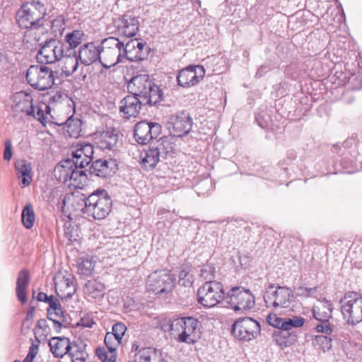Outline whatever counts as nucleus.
I'll use <instances>...</instances> for the list:
<instances>
[{"mask_svg": "<svg viewBox=\"0 0 362 362\" xmlns=\"http://www.w3.org/2000/svg\"><path fill=\"white\" fill-rule=\"evenodd\" d=\"M129 93L135 95L148 105H155L163 100V92L148 75L140 74L132 77L127 84Z\"/></svg>", "mask_w": 362, "mask_h": 362, "instance_id": "obj_1", "label": "nucleus"}, {"mask_svg": "<svg viewBox=\"0 0 362 362\" xmlns=\"http://www.w3.org/2000/svg\"><path fill=\"white\" fill-rule=\"evenodd\" d=\"M46 15V7L39 1H31L23 4L18 11L16 21L19 27L24 29L42 30V21Z\"/></svg>", "mask_w": 362, "mask_h": 362, "instance_id": "obj_2", "label": "nucleus"}, {"mask_svg": "<svg viewBox=\"0 0 362 362\" xmlns=\"http://www.w3.org/2000/svg\"><path fill=\"white\" fill-rule=\"evenodd\" d=\"M201 272L202 276L207 281L197 291V301L205 308H214L226 297L223 286L218 281L211 280L214 278V274L210 277L205 276L206 269H202Z\"/></svg>", "mask_w": 362, "mask_h": 362, "instance_id": "obj_3", "label": "nucleus"}, {"mask_svg": "<svg viewBox=\"0 0 362 362\" xmlns=\"http://www.w3.org/2000/svg\"><path fill=\"white\" fill-rule=\"evenodd\" d=\"M83 213L95 220L106 218L112 209V200L105 189H98L83 199Z\"/></svg>", "mask_w": 362, "mask_h": 362, "instance_id": "obj_4", "label": "nucleus"}, {"mask_svg": "<svg viewBox=\"0 0 362 362\" xmlns=\"http://www.w3.org/2000/svg\"><path fill=\"white\" fill-rule=\"evenodd\" d=\"M170 329L172 335L180 343L194 344L200 338V322L192 317L173 320Z\"/></svg>", "mask_w": 362, "mask_h": 362, "instance_id": "obj_5", "label": "nucleus"}, {"mask_svg": "<svg viewBox=\"0 0 362 362\" xmlns=\"http://www.w3.org/2000/svg\"><path fill=\"white\" fill-rule=\"evenodd\" d=\"M12 110L21 117H28L39 121L43 126L46 125L47 117L44 113L42 106L38 105L37 111L33 105V98L30 93L20 91L12 96Z\"/></svg>", "mask_w": 362, "mask_h": 362, "instance_id": "obj_6", "label": "nucleus"}, {"mask_svg": "<svg viewBox=\"0 0 362 362\" xmlns=\"http://www.w3.org/2000/svg\"><path fill=\"white\" fill-rule=\"evenodd\" d=\"M57 73L45 64L31 65L26 71L28 83L38 90L51 88L55 84Z\"/></svg>", "mask_w": 362, "mask_h": 362, "instance_id": "obj_7", "label": "nucleus"}, {"mask_svg": "<svg viewBox=\"0 0 362 362\" xmlns=\"http://www.w3.org/2000/svg\"><path fill=\"white\" fill-rule=\"evenodd\" d=\"M76 160L66 159L61 161L54 168V176L62 182L78 186L85 181L86 175Z\"/></svg>", "mask_w": 362, "mask_h": 362, "instance_id": "obj_8", "label": "nucleus"}, {"mask_svg": "<svg viewBox=\"0 0 362 362\" xmlns=\"http://www.w3.org/2000/svg\"><path fill=\"white\" fill-rule=\"evenodd\" d=\"M100 48L101 64L105 69H110L123 62V42L117 37L103 39Z\"/></svg>", "mask_w": 362, "mask_h": 362, "instance_id": "obj_9", "label": "nucleus"}, {"mask_svg": "<svg viewBox=\"0 0 362 362\" xmlns=\"http://www.w3.org/2000/svg\"><path fill=\"white\" fill-rule=\"evenodd\" d=\"M176 284V277L167 270L156 271L148 276L146 288L156 294L171 293Z\"/></svg>", "mask_w": 362, "mask_h": 362, "instance_id": "obj_10", "label": "nucleus"}, {"mask_svg": "<svg viewBox=\"0 0 362 362\" xmlns=\"http://www.w3.org/2000/svg\"><path fill=\"white\" fill-rule=\"evenodd\" d=\"M341 311L350 324L362 322V296L356 292L345 293L341 301Z\"/></svg>", "mask_w": 362, "mask_h": 362, "instance_id": "obj_11", "label": "nucleus"}, {"mask_svg": "<svg viewBox=\"0 0 362 362\" xmlns=\"http://www.w3.org/2000/svg\"><path fill=\"white\" fill-rule=\"evenodd\" d=\"M292 291L286 286H278L274 290V286H269L264 295V302L267 308L279 310L288 308L293 298Z\"/></svg>", "mask_w": 362, "mask_h": 362, "instance_id": "obj_12", "label": "nucleus"}, {"mask_svg": "<svg viewBox=\"0 0 362 362\" xmlns=\"http://www.w3.org/2000/svg\"><path fill=\"white\" fill-rule=\"evenodd\" d=\"M226 300L235 311L245 312L255 305V297L251 291L240 287L233 288Z\"/></svg>", "mask_w": 362, "mask_h": 362, "instance_id": "obj_13", "label": "nucleus"}, {"mask_svg": "<svg viewBox=\"0 0 362 362\" xmlns=\"http://www.w3.org/2000/svg\"><path fill=\"white\" fill-rule=\"evenodd\" d=\"M259 323L251 317H241L235 321L232 334L238 339L248 341L260 333Z\"/></svg>", "mask_w": 362, "mask_h": 362, "instance_id": "obj_14", "label": "nucleus"}, {"mask_svg": "<svg viewBox=\"0 0 362 362\" xmlns=\"http://www.w3.org/2000/svg\"><path fill=\"white\" fill-rule=\"evenodd\" d=\"M332 305L328 300L320 301L317 305L313 307V316L317 320L320 322L315 327L317 332L331 334L334 332L333 327L329 322L332 316Z\"/></svg>", "mask_w": 362, "mask_h": 362, "instance_id": "obj_15", "label": "nucleus"}, {"mask_svg": "<svg viewBox=\"0 0 362 362\" xmlns=\"http://www.w3.org/2000/svg\"><path fill=\"white\" fill-rule=\"evenodd\" d=\"M161 132V126L158 123L141 121L134 127V136L140 144H146L156 139Z\"/></svg>", "mask_w": 362, "mask_h": 362, "instance_id": "obj_16", "label": "nucleus"}, {"mask_svg": "<svg viewBox=\"0 0 362 362\" xmlns=\"http://www.w3.org/2000/svg\"><path fill=\"white\" fill-rule=\"evenodd\" d=\"M192 118L186 111H182L172 115L168 124L172 127V132L175 136L187 135L192 127Z\"/></svg>", "mask_w": 362, "mask_h": 362, "instance_id": "obj_17", "label": "nucleus"}, {"mask_svg": "<svg viewBox=\"0 0 362 362\" xmlns=\"http://www.w3.org/2000/svg\"><path fill=\"white\" fill-rule=\"evenodd\" d=\"M148 47L146 43L134 38L129 40L125 45L123 43V60L129 61L144 60L148 55Z\"/></svg>", "mask_w": 362, "mask_h": 362, "instance_id": "obj_18", "label": "nucleus"}, {"mask_svg": "<svg viewBox=\"0 0 362 362\" xmlns=\"http://www.w3.org/2000/svg\"><path fill=\"white\" fill-rule=\"evenodd\" d=\"M54 286L57 296L62 299L71 298L76 291L75 278L70 274H58L54 277Z\"/></svg>", "mask_w": 362, "mask_h": 362, "instance_id": "obj_19", "label": "nucleus"}, {"mask_svg": "<svg viewBox=\"0 0 362 362\" xmlns=\"http://www.w3.org/2000/svg\"><path fill=\"white\" fill-rule=\"evenodd\" d=\"M204 69L202 66H189L182 69L177 75L179 86L186 88L197 84L204 75Z\"/></svg>", "mask_w": 362, "mask_h": 362, "instance_id": "obj_20", "label": "nucleus"}, {"mask_svg": "<svg viewBox=\"0 0 362 362\" xmlns=\"http://www.w3.org/2000/svg\"><path fill=\"white\" fill-rule=\"evenodd\" d=\"M142 104H146L145 100L129 93L120 100L119 110L123 118L136 117L139 114Z\"/></svg>", "mask_w": 362, "mask_h": 362, "instance_id": "obj_21", "label": "nucleus"}, {"mask_svg": "<svg viewBox=\"0 0 362 362\" xmlns=\"http://www.w3.org/2000/svg\"><path fill=\"white\" fill-rule=\"evenodd\" d=\"M114 25L119 34L126 37H133L139 30V22L134 16L126 13L114 20Z\"/></svg>", "mask_w": 362, "mask_h": 362, "instance_id": "obj_22", "label": "nucleus"}, {"mask_svg": "<svg viewBox=\"0 0 362 362\" xmlns=\"http://www.w3.org/2000/svg\"><path fill=\"white\" fill-rule=\"evenodd\" d=\"M163 141H157L155 146L149 148L141 156V164L146 170L153 169L156 167L160 157L166 154L165 151Z\"/></svg>", "mask_w": 362, "mask_h": 362, "instance_id": "obj_23", "label": "nucleus"}, {"mask_svg": "<svg viewBox=\"0 0 362 362\" xmlns=\"http://www.w3.org/2000/svg\"><path fill=\"white\" fill-rule=\"evenodd\" d=\"M117 170L116 160L100 158L93 162L90 172L97 177L106 178L114 175Z\"/></svg>", "mask_w": 362, "mask_h": 362, "instance_id": "obj_24", "label": "nucleus"}, {"mask_svg": "<svg viewBox=\"0 0 362 362\" xmlns=\"http://www.w3.org/2000/svg\"><path fill=\"white\" fill-rule=\"evenodd\" d=\"M100 46L93 42L83 45L79 48L77 54L81 62L84 65H90L98 60L101 63Z\"/></svg>", "mask_w": 362, "mask_h": 362, "instance_id": "obj_25", "label": "nucleus"}, {"mask_svg": "<svg viewBox=\"0 0 362 362\" xmlns=\"http://www.w3.org/2000/svg\"><path fill=\"white\" fill-rule=\"evenodd\" d=\"M94 153L93 146L89 143H81L76 146V149L72 152V159L79 164L81 168H85L92 160Z\"/></svg>", "mask_w": 362, "mask_h": 362, "instance_id": "obj_26", "label": "nucleus"}, {"mask_svg": "<svg viewBox=\"0 0 362 362\" xmlns=\"http://www.w3.org/2000/svg\"><path fill=\"white\" fill-rule=\"evenodd\" d=\"M71 345L70 340L66 337H52L49 341L50 351L57 358H62L68 354Z\"/></svg>", "mask_w": 362, "mask_h": 362, "instance_id": "obj_27", "label": "nucleus"}, {"mask_svg": "<svg viewBox=\"0 0 362 362\" xmlns=\"http://www.w3.org/2000/svg\"><path fill=\"white\" fill-rule=\"evenodd\" d=\"M15 169L18 178H21V187L29 186L33 180L30 163L23 159L17 160L15 162Z\"/></svg>", "mask_w": 362, "mask_h": 362, "instance_id": "obj_28", "label": "nucleus"}, {"mask_svg": "<svg viewBox=\"0 0 362 362\" xmlns=\"http://www.w3.org/2000/svg\"><path fill=\"white\" fill-rule=\"evenodd\" d=\"M30 275L28 271L23 269L18 273L16 281V296L21 303L27 301V288L29 285Z\"/></svg>", "mask_w": 362, "mask_h": 362, "instance_id": "obj_29", "label": "nucleus"}, {"mask_svg": "<svg viewBox=\"0 0 362 362\" xmlns=\"http://www.w3.org/2000/svg\"><path fill=\"white\" fill-rule=\"evenodd\" d=\"M78 57L76 50L68 52L66 55L62 59V72L65 76H71L78 69Z\"/></svg>", "mask_w": 362, "mask_h": 362, "instance_id": "obj_30", "label": "nucleus"}, {"mask_svg": "<svg viewBox=\"0 0 362 362\" xmlns=\"http://www.w3.org/2000/svg\"><path fill=\"white\" fill-rule=\"evenodd\" d=\"M118 134L114 129L103 131L98 138V146L101 149L111 150L117 144Z\"/></svg>", "mask_w": 362, "mask_h": 362, "instance_id": "obj_31", "label": "nucleus"}, {"mask_svg": "<svg viewBox=\"0 0 362 362\" xmlns=\"http://www.w3.org/2000/svg\"><path fill=\"white\" fill-rule=\"evenodd\" d=\"M104 284L97 280H89L85 284L84 293L90 298H102L104 295Z\"/></svg>", "mask_w": 362, "mask_h": 362, "instance_id": "obj_32", "label": "nucleus"}, {"mask_svg": "<svg viewBox=\"0 0 362 362\" xmlns=\"http://www.w3.org/2000/svg\"><path fill=\"white\" fill-rule=\"evenodd\" d=\"M36 58L40 64H46L54 63L52 39L45 41V44L37 52Z\"/></svg>", "mask_w": 362, "mask_h": 362, "instance_id": "obj_33", "label": "nucleus"}, {"mask_svg": "<svg viewBox=\"0 0 362 362\" xmlns=\"http://www.w3.org/2000/svg\"><path fill=\"white\" fill-rule=\"evenodd\" d=\"M84 38V33L81 30H74L67 33L64 37V41L68 44V49L75 50L80 45Z\"/></svg>", "mask_w": 362, "mask_h": 362, "instance_id": "obj_34", "label": "nucleus"}, {"mask_svg": "<svg viewBox=\"0 0 362 362\" xmlns=\"http://www.w3.org/2000/svg\"><path fill=\"white\" fill-rule=\"evenodd\" d=\"M47 97L48 98L47 104H42L40 106L43 107L44 113L45 116L47 117V115L50 114L51 112V105H54L58 103H61L64 98L66 97V95L62 94L60 91L48 93Z\"/></svg>", "mask_w": 362, "mask_h": 362, "instance_id": "obj_35", "label": "nucleus"}, {"mask_svg": "<svg viewBox=\"0 0 362 362\" xmlns=\"http://www.w3.org/2000/svg\"><path fill=\"white\" fill-rule=\"evenodd\" d=\"M81 120L78 118L70 117L65 122L66 133L70 137L77 138L81 132Z\"/></svg>", "mask_w": 362, "mask_h": 362, "instance_id": "obj_36", "label": "nucleus"}, {"mask_svg": "<svg viewBox=\"0 0 362 362\" xmlns=\"http://www.w3.org/2000/svg\"><path fill=\"white\" fill-rule=\"evenodd\" d=\"M52 53L54 62L61 60L68 52H71V49H68L63 42L52 39Z\"/></svg>", "mask_w": 362, "mask_h": 362, "instance_id": "obj_37", "label": "nucleus"}, {"mask_svg": "<svg viewBox=\"0 0 362 362\" xmlns=\"http://www.w3.org/2000/svg\"><path fill=\"white\" fill-rule=\"evenodd\" d=\"M47 317L54 322V327L58 332L60 330L62 323L66 321L61 305L53 310H47Z\"/></svg>", "mask_w": 362, "mask_h": 362, "instance_id": "obj_38", "label": "nucleus"}, {"mask_svg": "<svg viewBox=\"0 0 362 362\" xmlns=\"http://www.w3.org/2000/svg\"><path fill=\"white\" fill-rule=\"evenodd\" d=\"M21 218L22 223L26 228L30 229L33 227L35 216L31 204H28L25 206L22 211Z\"/></svg>", "mask_w": 362, "mask_h": 362, "instance_id": "obj_39", "label": "nucleus"}, {"mask_svg": "<svg viewBox=\"0 0 362 362\" xmlns=\"http://www.w3.org/2000/svg\"><path fill=\"white\" fill-rule=\"evenodd\" d=\"M68 354L72 362H86L88 357V354L85 349L76 344L71 345Z\"/></svg>", "mask_w": 362, "mask_h": 362, "instance_id": "obj_40", "label": "nucleus"}, {"mask_svg": "<svg viewBox=\"0 0 362 362\" xmlns=\"http://www.w3.org/2000/svg\"><path fill=\"white\" fill-rule=\"evenodd\" d=\"M94 262L89 259L81 258L77 264V272L79 274L90 276L94 270Z\"/></svg>", "mask_w": 362, "mask_h": 362, "instance_id": "obj_41", "label": "nucleus"}, {"mask_svg": "<svg viewBox=\"0 0 362 362\" xmlns=\"http://www.w3.org/2000/svg\"><path fill=\"white\" fill-rule=\"evenodd\" d=\"M332 337H328L324 335L316 336L315 339V345L317 349L322 350L324 352L328 351L332 347Z\"/></svg>", "mask_w": 362, "mask_h": 362, "instance_id": "obj_42", "label": "nucleus"}, {"mask_svg": "<svg viewBox=\"0 0 362 362\" xmlns=\"http://www.w3.org/2000/svg\"><path fill=\"white\" fill-rule=\"evenodd\" d=\"M66 20L64 16H57L52 21L51 28L55 36L62 35L65 30Z\"/></svg>", "mask_w": 362, "mask_h": 362, "instance_id": "obj_43", "label": "nucleus"}, {"mask_svg": "<svg viewBox=\"0 0 362 362\" xmlns=\"http://www.w3.org/2000/svg\"><path fill=\"white\" fill-rule=\"evenodd\" d=\"M96 354L103 362H115L116 351L106 350L105 348H98Z\"/></svg>", "mask_w": 362, "mask_h": 362, "instance_id": "obj_44", "label": "nucleus"}, {"mask_svg": "<svg viewBox=\"0 0 362 362\" xmlns=\"http://www.w3.org/2000/svg\"><path fill=\"white\" fill-rule=\"evenodd\" d=\"M305 323V319L302 317L294 316L292 318H285L283 323L284 330H290L292 328H298L302 327Z\"/></svg>", "mask_w": 362, "mask_h": 362, "instance_id": "obj_45", "label": "nucleus"}, {"mask_svg": "<svg viewBox=\"0 0 362 362\" xmlns=\"http://www.w3.org/2000/svg\"><path fill=\"white\" fill-rule=\"evenodd\" d=\"M126 330L127 327L122 322H117L113 325L112 332L110 334H113L116 338L117 344H119L121 343V340L124 335Z\"/></svg>", "mask_w": 362, "mask_h": 362, "instance_id": "obj_46", "label": "nucleus"}, {"mask_svg": "<svg viewBox=\"0 0 362 362\" xmlns=\"http://www.w3.org/2000/svg\"><path fill=\"white\" fill-rule=\"evenodd\" d=\"M267 322L276 328L284 330L283 323L285 322V318L278 317L276 314H269L267 317Z\"/></svg>", "mask_w": 362, "mask_h": 362, "instance_id": "obj_47", "label": "nucleus"}, {"mask_svg": "<svg viewBox=\"0 0 362 362\" xmlns=\"http://www.w3.org/2000/svg\"><path fill=\"white\" fill-rule=\"evenodd\" d=\"M104 341L107 350L116 351V346L117 344L116 342V338L114 337L113 334H111L110 332L107 333L105 337Z\"/></svg>", "mask_w": 362, "mask_h": 362, "instance_id": "obj_48", "label": "nucleus"}, {"mask_svg": "<svg viewBox=\"0 0 362 362\" xmlns=\"http://www.w3.org/2000/svg\"><path fill=\"white\" fill-rule=\"evenodd\" d=\"M178 283L182 286H187L192 283V276L185 270H182L179 274Z\"/></svg>", "mask_w": 362, "mask_h": 362, "instance_id": "obj_49", "label": "nucleus"}, {"mask_svg": "<svg viewBox=\"0 0 362 362\" xmlns=\"http://www.w3.org/2000/svg\"><path fill=\"white\" fill-rule=\"evenodd\" d=\"M37 329H41L43 333H47L49 332V326L45 319H40L37 320L36 328L34 329L35 337H37L38 334Z\"/></svg>", "mask_w": 362, "mask_h": 362, "instance_id": "obj_50", "label": "nucleus"}, {"mask_svg": "<svg viewBox=\"0 0 362 362\" xmlns=\"http://www.w3.org/2000/svg\"><path fill=\"white\" fill-rule=\"evenodd\" d=\"M35 339L37 341V344L32 343L31 346L29 348L28 354L25 358L33 360L35 358L36 355L37 354L39 350L40 340L37 339V337H35Z\"/></svg>", "mask_w": 362, "mask_h": 362, "instance_id": "obj_51", "label": "nucleus"}, {"mask_svg": "<svg viewBox=\"0 0 362 362\" xmlns=\"http://www.w3.org/2000/svg\"><path fill=\"white\" fill-rule=\"evenodd\" d=\"M316 291V288H305L300 286L297 289L296 295L298 296L309 297Z\"/></svg>", "mask_w": 362, "mask_h": 362, "instance_id": "obj_52", "label": "nucleus"}, {"mask_svg": "<svg viewBox=\"0 0 362 362\" xmlns=\"http://www.w3.org/2000/svg\"><path fill=\"white\" fill-rule=\"evenodd\" d=\"M12 150H11V142L10 140H7L5 142V150L4 153V158L6 160H10L12 157Z\"/></svg>", "mask_w": 362, "mask_h": 362, "instance_id": "obj_53", "label": "nucleus"}, {"mask_svg": "<svg viewBox=\"0 0 362 362\" xmlns=\"http://www.w3.org/2000/svg\"><path fill=\"white\" fill-rule=\"evenodd\" d=\"M349 338V334L348 333H340V334H338V333H335L333 336H332V339L334 340V341H335L336 343L337 344H339V343H344Z\"/></svg>", "mask_w": 362, "mask_h": 362, "instance_id": "obj_54", "label": "nucleus"}, {"mask_svg": "<svg viewBox=\"0 0 362 362\" xmlns=\"http://www.w3.org/2000/svg\"><path fill=\"white\" fill-rule=\"evenodd\" d=\"M47 303L49 304V308H47V310H53L61 305L59 300L53 296H49V299Z\"/></svg>", "mask_w": 362, "mask_h": 362, "instance_id": "obj_55", "label": "nucleus"}, {"mask_svg": "<svg viewBox=\"0 0 362 362\" xmlns=\"http://www.w3.org/2000/svg\"><path fill=\"white\" fill-rule=\"evenodd\" d=\"M33 325V321L25 319L22 323L21 332L23 334L28 333Z\"/></svg>", "mask_w": 362, "mask_h": 362, "instance_id": "obj_56", "label": "nucleus"}, {"mask_svg": "<svg viewBox=\"0 0 362 362\" xmlns=\"http://www.w3.org/2000/svg\"><path fill=\"white\" fill-rule=\"evenodd\" d=\"M8 63V58L3 49H0V68L4 67Z\"/></svg>", "mask_w": 362, "mask_h": 362, "instance_id": "obj_57", "label": "nucleus"}, {"mask_svg": "<svg viewBox=\"0 0 362 362\" xmlns=\"http://www.w3.org/2000/svg\"><path fill=\"white\" fill-rule=\"evenodd\" d=\"M270 68L267 65H262L257 70L255 77L259 78L262 77L264 74H266Z\"/></svg>", "mask_w": 362, "mask_h": 362, "instance_id": "obj_58", "label": "nucleus"}, {"mask_svg": "<svg viewBox=\"0 0 362 362\" xmlns=\"http://www.w3.org/2000/svg\"><path fill=\"white\" fill-rule=\"evenodd\" d=\"M37 300L39 301H43V302H47V301L49 299V296H48L45 293L40 292L37 294Z\"/></svg>", "mask_w": 362, "mask_h": 362, "instance_id": "obj_59", "label": "nucleus"}, {"mask_svg": "<svg viewBox=\"0 0 362 362\" xmlns=\"http://www.w3.org/2000/svg\"><path fill=\"white\" fill-rule=\"evenodd\" d=\"M34 311H35V308L30 307V309L27 312L26 317L25 319L33 321V317H34Z\"/></svg>", "mask_w": 362, "mask_h": 362, "instance_id": "obj_60", "label": "nucleus"}, {"mask_svg": "<svg viewBox=\"0 0 362 362\" xmlns=\"http://www.w3.org/2000/svg\"><path fill=\"white\" fill-rule=\"evenodd\" d=\"M93 324V321L89 322V321H86L84 319L81 320V325L83 327H91Z\"/></svg>", "mask_w": 362, "mask_h": 362, "instance_id": "obj_61", "label": "nucleus"}, {"mask_svg": "<svg viewBox=\"0 0 362 362\" xmlns=\"http://www.w3.org/2000/svg\"><path fill=\"white\" fill-rule=\"evenodd\" d=\"M141 349H139V346L134 343L132 344V352H136V354L138 352L139 350H140Z\"/></svg>", "mask_w": 362, "mask_h": 362, "instance_id": "obj_62", "label": "nucleus"}, {"mask_svg": "<svg viewBox=\"0 0 362 362\" xmlns=\"http://www.w3.org/2000/svg\"><path fill=\"white\" fill-rule=\"evenodd\" d=\"M194 7L198 8L199 7H201V1L200 0H195L194 4Z\"/></svg>", "mask_w": 362, "mask_h": 362, "instance_id": "obj_63", "label": "nucleus"}, {"mask_svg": "<svg viewBox=\"0 0 362 362\" xmlns=\"http://www.w3.org/2000/svg\"><path fill=\"white\" fill-rule=\"evenodd\" d=\"M33 359H30V358H25L24 359V362H33Z\"/></svg>", "mask_w": 362, "mask_h": 362, "instance_id": "obj_64", "label": "nucleus"}]
</instances>
